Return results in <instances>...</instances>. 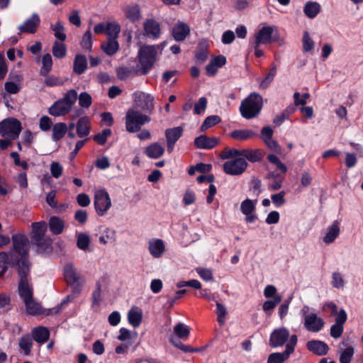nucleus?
Segmentation results:
<instances>
[{"instance_id":"1","label":"nucleus","mask_w":363,"mask_h":363,"mask_svg":"<svg viewBox=\"0 0 363 363\" xmlns=\"http://www.w3.org/2000/svg\"><path fill=\"white\" fill-rule=\"evenodd\" d=\"M13 242V252L18 257V269L30 267L31 264L28 259L29 241L23 234H13L11 237Z\"/></svg>"},{"instance_id":"2","label":"nucleus","mask_w":363,"mask_h":363,"mask_svg":"<svg viewBox=\"0 0 363 363\" xmlns=\"http://www.w3.org/2000/svg\"><path fill=\"white\" fill-rule=\"evenodd\" d=\"M262 108V96L258 94L251 93L241 102L240 111L244 118L251 119L259 115Z\"/></svg>"},{"instance_id":"3","label":"nucleus","mask_w":363,"mask_h":363,"mask_svg":"<svg viewBox=\"0 0 363 363\" xmlns=\"http://www.w3.org/2000/svg\"><path fill=\"white\" fill-rule=\"evenodd\" d=\"M165 44V42L160 44L162 48ZM159 47L160 45H143L139 50L138 58L142 74H147L153 67L157 59V48Z\"/></svg>"},{"instance_id":"4","label":"nucleus","mask_w":363,"mask_h":363,"mask_svg":"<svg viewBox=\"0 0 363 363\" xmlns=\"http://www.w3.org/2000/svg\"><path fill=\"white\" fill-rule=\"evenodd\" d=\"M30 267L18 269L19 278L18 292L21 298L25 301L33 297V287L30 276Z\"/></svg>"},{"instance_id":"5","label":"nucleus","mask_w":363,"mask_h":363,"mask_svg":"<svg viewBox=\"0 0 363 363\" xmlns=\"http://www.w3.org/2000/svg\"><path fill=\"white\" fill-rule=\"evenodd\" d=\"M150 118L138 111L130 109L125 116V128L129 133H135L140 130L141 126L149 123Z\"/></svg>"},{"instance_id":"6","label":"nucleus","mask_w":363,"mask_h":363,"mask_svg":"<svg viewBox=\"0 0 363 363\" xmlns=\"http://www.w3.org/2000/svg\"><path fill=\"white\" fill-rule=\"evenodd\" d=\"M22 130V125L18 119L8 118L0 123V135L10 140H16L19 137Z\"/></svg>"},{"instance_id":"7","label":"nucleus","mask_w":363,"mask_h":363,"mask_svg":"<svg viewBox=\"0 0 363 363\" xmlns=\"http://www.w3.org/2000/svg\"><path fill=\"white\" fill-rule=\"evenodd\" d=\"M308 307H304L301 310L303 316V325L305 328L310 332L317 333L320 331L324 326V320L318 317L315 313H308Z\"/></svg>"},{"instance_id":"8","label":"nucleus","mask_w":363,"mask_h":363,"mask_svg":"<svg viewBox=\"0 0 363 363\" xmlns=\"http://www.w3.org/2000/svg\"><path fill=\"white\" fill-rule=\"evenodd\" d=\"M94 208L96 213L104 216L111 206V198L105 189H99L94 194Z\"/></svg>"},{"instance_id":"9","label":"nucleus","mask_w":363,"mask_h":363,"mask_svg":"<svg viewBox=\"0 0 363 363\" xmlns=\"http://www.w3.org/2000/svg\"><path fill=\"white\" fill-rule=\"evenodd\" d=\"M64 276L66 282L71 286L72 292L78 296L82 291L79 276L71 264H67L64 267Z\"/></svg>"},{"instance_id":"10","label":"nucleus","mask_w":363,"mask_h":363,"mask_svg":"<svg viewBox=\"0 0 363 363\" xmlns=\"http://www.w3.org/2000/svg\"><path fill=\"white\" fill-rule=\"evenodd\" d=\"M247 167V162L241 157L230 160L223 164V171L229 175H240Z\"/></svg>"},{"instance_id":"11","label":"nucleus","mask_w":363,"mask_h":363,"mask_svg":"<svg viewBox=\"0 0 363 363\" xmlns=\"http://www.w3.org/2000/svg\"><path fill=\"white\" fill-rule=\"evenodd\" d=\"M144 34L145 36L157 40L161 35V27L158 21L154 18H147L143 23Z\"/></svg>"},{"instance_id":"12","label":"nucleus","mask_w":363,"mask_h":363,"mask_svg":"<svg viewBox=\"0 0 363 363\" xmlns=\"http://www.w3.org/2000/svg\"><path fill=\"white\" fill-rule=\"evenodd\" d=\"M184 129L181 126L167 128L165 130V137L167 139V150L172 153L174 150L177 141L182 136Z\"/></svg>"},{"instance_id":"13","label":"nucleus","mask_w":363,"mask_h":363,"mask_svg":"<svg viewBox=\"0 0 363 363\" xmlns=\"http://www.w3.org/2000/svg\"><path fill=\"white\" fill-rule=\"evenodd\" d=\"M138 105L145 112L151 113L154 109V97L144 92L134 94Z\"/></svg>"},{"instance_id":"14","label":"nucleus","mask_w":363,"mask_h":363,"mask_svg":"<svg viewBox=\"0 0 363 363\" xmlns=\"http://www.w3.org/2000/svg\"><path fill=\"white\" fill-rule=\"evenodd\" d=\"M289 337V331L285 328L274 330L269 339V345L272 347H277L285 344Z\"/></svg>"},{"instance_id":"15","label":"nucleus","mask_w":363,"mask_h":363,"mask_svg":"<svg viewBox=\"0 0 363 363\" xmlns=\"http://www.w3.org/2000/svg\"><path fill=\"white\" fill-rule=\"evenodd\" d=\"M40 23V18L38 14L34 13L26 19L24 23L18 26L21 33H35Z\"/></svg>"},{"instance_id":"16","label":"nucleus","mask_w":363,"mask_h":363,"mask_svg":"<svg viewBox=\"0 0 363 363\" xmlns=\"http://www.w3.org/2000/svg\"><path fill=\"white\" fill-rule=\"evenodd\" d=\"M147 248L154 258L159 259L165 252V244L162 239L152 238L149 240Z\"/></svg>"},{"instance_id":"17","label":"nucleus","mask_w":363,"mask_h":363,"mask_svg":"<svg viewBox=\"0 0 363 363\" xmlns=\"http://www.w3.org/2000/svg\"><path fill=\"white\" fill-rule=\"evenodd\" d=\"M274 28L272 26H264L255 34V38L252 43H255L257 46L262 44L271 43Z\"/></svg>"},{"instance_id":"18","label":"nucleus","mask_w":363,"mask_h":363,"mask_svg":"<svg viewBox=\"0 0 363 363\" xmlns=\"http://www.w3.org/2000/svg\"><path fill=\"white\" fill-rule=\"evenodd\" d=\"M32 233L30 239L32 242H39L43 238H45V233L48 230V224L45 221H40L33 223L31 225Z\"/></svg>"},{"instance_id":"19","label":"nucleus","mask_w":363,"mask_h":363,"mask_svg":"<svg viewBox=\"0 0 363 363\" xmlns=\"http://www.w3.org/2000/svg\"><path fill=\"white\" fill-rule=\"evenodd\" d=\"M218 140V138L202 135L194 139V145L199 149H212L217 145Z\"/></svg>"},{"instance_id":"20","label":"nucleus","mask_w":363,"mask_h":363,"mask_svg":"<svg viewBox=\"0 0 363 363\" xmlns=\"http://www.w3.org/2000/svg\"><path fill=\"white\" fill-rule=\"evenodd\" d=\"M340 352V363H350L354 353V347L352 345L342 341L338 346Z\"/></svg>"},{"instance_id":"21","label":"nucleus","mask_w":363,"mask_h":363,"mask_svg":"<svg viewBox=\"0 0 363 363\" xmlns=\"http://www.w3.org/2000/svg\"><path fill=\"white\" fill-rule=\"evenodd\" d=\"M306 347L309 351L318 356L325 355L329 350L328 345L320 340L308 341Z\"/></svg>"},{"instance_id":"22","label":"nucleus","mask_w":363,"mask_h":363,"mask_svg":"<svg viewBox=\"0 0 363 363\" xmlns=\"http://www.w3.org/2000/svg\"><path fill=\"white\" fill-rule=\"evenodd\" d=\"M189 33V26L183 22L177 23L172 31V36L176 41H184Z\"/></svg>"},{"instance_id":"23","label":"nucleus","mask_w":363,"mask_h":363,"mask_svg":"<svg viewBox=\"0 0 363 363\" xmlns=\"http://www.w3.org/2000/svg\"><path fill=\"white\" fill-rule=\"evenodd\" d=\"M71 107L62 99L55 101L49 108V113L54 116H65L68 113Z\"/></svg>"},{"instance_id":"24","label":"nucleus","mask_w":363,"mask_h":363,"mask_svg":"<svg viewBox=\"0 0 363 363\" xmlns=\"http://www.w3.org/2000/svg\"><path fill=\"white\" fill-rule=\"evenodd\" d=\"M340 233V222L335 220L331 225L327 228V232L323 238V241L325 244H330L339 236Z\"/></svg>"},{"instance_id":"25","label":"nucleus","mask_w":363,"mask_h":363,"mask_svg":"<svg viewBox=\"0 0 363 363\" xmlns=\"http://www.w3.org/2000/svg\"><path fill=\"white\" fill-rule=\"evenodd\" d=\"M88 67L87 59L85 55L77 54L73 62V72L77 74H84Z\"/></svg>"},{"instance_id":"26","label":"nucleus","mask_w":363,"mask_h":363,"mask_svg":"<svg viewBox=\"0 0 363 363\" xmlns=\"http://www.w3.org/2000/svg\"><path fill=\"white\" fill-rule=\"evenodd\" d=\"M145 154L151 159H158L164 155V148L158 143H153L145 149Z\"/></svg>"},{"instance_id":"27","label":"nucleus","mask_w":363,"mask_h":363,"mask_svg":"<svg viewBox=\"0 0 363 363\" xmlns=\"http://www.w3.org/2000/svg\"><path fill=\"white\" fill-rule=\"evenodd\" d=\"M3 266H9L14 267L16 266L17 269H18V257L16 254L13 252H0V267Z\"/></svg>"},{"instance_id":"28","label":"nucleus","mask_w":363,"mask_h":363,"mask_svg":"<svg viewBox=\"0 0 363 363\" xmlns=\"http://www.w3.org/2000/svg\"><path fill=\"white\" fill-rule=\"evenodd\" d=\"M33 340L40 344L47 342L50 337V332L45 327L39 326L32 330Z\"/></svg>"},{"instance_id":"29","label":"nucleus","mask_w":363,"mask_h":363,"mask_svg":"<svg viewBox=\"0 0 363 363\" xmlns=\"http://www.w3.org/2000/svg\"><path fill=\"white\" fill-rule=\"evenodd\" d=\"M48 227L52 234L60 235L64 230L65 222L58 216H52L49 219Z\"/></svg>"},{"instance_id":"30","label":"nucleus","mask_w":363,"mask_h":363,"mask_svg":"<svg viewBox=\"0 0 363 363\" xmlns=\"http://www.w3.org/2000/svg\"><path fill=\"white\" fill-rule=\"evenodd\" d=\"M101 50L108 55H114L119 49V44L116 39L107 38L106 41L101 45Z\"/></svg>"},{"instance_id":"31","label":"nucleus","mask_w":363,"mask_h":363,"mask_svg":"<svg viewBox=\"0 0 363 363\" xmlns=\"http://www.w3.org/2000/svg\"><path fill=\"white\" fill-rule=\"evenodd\" d=\"M242 157H244L250 162H259L262 159L264 156L263 151L260 149H244L242 150Z\"/></svg>"},{"instance_id":"32","label":"nucleus","mask_w":363,"mask_h":363,"mask_svg":"<svg viewBox=\"0 0 363 363\" xmlns=\"http://www.w3.org/2000/svg\"><path fill=\"white\" fill-rule=\"evenodd\" d=\"M124 13L125 17L132 23L137 22L141 18L140 9L138 5L127 6Z\"/></svg>"},{"instance_id":"33","label":"nucleus","mask_w":363,"mask_h":363,"mask_svg":"<svg viewBox=\"0 0 363 363\" xmlns=\"http://www.w3.org/2000/svg\"><path fill=\"white\" fill-rule=\"evenodd\" d=\"M77 134L79 138H84L89 134V119L87 117H82L76 124Z\"/></svg>"},{"instance_id":"34","label":"nucleus","mask_w":363,"mask_h":363,"mask_svg":"<svg viewBox=\"0 0 363 363\" xmlns=\"http://www.w3.org/2000/svg\"><path fill=\"white\" fill-rule=\"evenodd\" d=\"M67 132V125L65 123H57L52 126V139L55 142L61 140Z\"/></svg>"},{"instance_id":"35","label":"nucleus","mask_w":363,"mask_h":363,"mask_svg":"<svg viewBox=\"0 0 363 363\" xmlns=\"http://www.w3.org/2000/svg\"><path fill=\"white\" fill-rule=\"evenodd\" d=\"M320 11V5L315 1H308L304 8L303 12L309 18H314Z\"/></svg>"},{"instance_id":"36","label":"nucleus","mask_w":363,"mask_h":363,"mask_svg":"<svg viewBox=\"0 0 363 363\" xmlns=\"http://www.w3.org/2000/svg\"><path fill=\"white\" fill-rule=\"evenodd\" d=\"M33 244L36 245L37 251L40 254L49 253L52 250V240L48 237L43 238L38 242H35Z\"/></svg>"},{"instance_id":"37","label":"nucleus","mask_w":363,"mask_h":363,"mask_svg":"<svg viewBox=\"0 0 363 363\" xmlns=\"http://www.w3.org/2000/svg\"><path fill=\"white\" fill-rule=\"evenodd\" d=\"M21 350L23 351L25 355H30L33 347V338L29 334L23 335L18 342Z\"/></svg>"},{"instance_id":"38","label":"nucleus","mask_w":363,"mask_h":363,"mask_svg":"<svg viewBox=\"0 0 363 363\" xmlns=\"http://www.w3.org/2000/svg\"><path fill=\"white\" fill-rule=\"evenodd\" d=\"M257 200L246 199L240 203V211L245 216H248L251 213H255Z\"/></svg>"},{"instance_id":"39","label":"nucleus","mask_w":363,"mask_h":363,"mask_svg":"<svg viewBox=\"0 0 363 363\" xmlns=\"http://www.w3.org/2000/svg\"><path fill=\"white\" fill-rule=\"evenodd\" d=\"M26 306V311L30 315H38L41 313V306L35 301L33 297L23 301Z\"/></svg>"},{"instance_id":"40","label":"nucleus","mask_w":363,"mask_h":363,"mask_svg":"<svg viewBox=\"0 0 363 363\" xmlns=\"http://www.w3.org/2000/svg\"><path fill=\"white\" fill-rule=\"evenodd\" d=\"M290 354L286 350L283 352H274L269 354L267 363H284L289 359Z\"/></svg>"},{"instance_id":"41","label":"nucleus","mask_w":363,"mask_h":363,"mask_svg":"<svg viewBox=\"0 0 363 363\" xmlns=\"http://www.w3.org/2000/svg\"><path fill=\"white\" fill-rule=\"evenodd\" d=\"M257 134L251 130H235L233 131L230 134L231 137L234 139L240 140H245L248 138H253Z\"/></svg>"},{"instance_id":"42","label":"nucleus","mask_w":363,"mask_h":363,"mask_svg":"<svg viewBox=\"0 0 363 363\" xmlns=\"http://www.w3.org/2000/svg\"><path fill=\"white\" fill-rule=\"evenodd\" d=\"M43 66L40 70V74L42 76H46L52 69V60L50 54L46 53L42 58Z\"/></svg>"},{"instance_id":"43","label":"nucleus","mask_w":363,"mask_h":363,"mask_svg":"<svg viewBox=\"0 0 363 363\" xmlns=\"http://www.w3.org/2000/svg\"><path fill=\"white\" fill-rule=\"evenodd\" d=\"M128 322L133 327H138L143 319L142 313L138 310H130L128 313Z\"/></svg>"},{"instance_id":"44","label":"nucleus","mask_w":363,"mask_h":363,"mask_svg":"<svg viewBox=\"0 0 363 363\" xmlns=\"http://www.w3.org/2000/svg\"><path fill=\"white\" fill-rule=\"evenodd\" d=\"M90 244L89 236L86 233H79L77 235V246L79 249L86 251L89 250Z\"/></svg>"},{"instance_id":"45","label":"nucleus","mask_w":363,"mask_h":363,"mask_svg":"<svg viewBox=\"0 0 363 363\" xmlns=\"http://www.w3.org/2000/svg\"><path fill=\"white\" fill-rule=\"evenodd\" d=\"M108 38H113L116 39L121 32V26L117 23H108L106 29Z\"/></svg>"},{"instance_id":"46","label":"nucleus","mask_w":363,"mask_h":363,"mask_svg":"<svg viewBox=\"0 0 363 363\" xmlns=\"http://www.w3.org/2000/svg\"><path fill=\"white\" fill-rule=\"evenodd\" d=\"M294 111L295 108L293 106H288L279 116H277L274 119V123L277 125H280L286 119H288Z\"/></svg>"},{"instance_id":"47","label":"nucleus","mask_w":363,"mask_h":363,"mask_svg":"<svg viewBox=\"0 0 363 363\" xmlns=\"http://www.w3.org/2000/svg\"><path fill=\"white\" fill-rule=\"evenodd\" d=\"M221 121L220 118L218 116L213 115L206 118L201 126V130L205 131L209 128L219 123Z\"/></svg>"},{"instance_id":"48","label":"nucleus","mask_w":363,"mask_h":363,"mask_svg":"<svg viewBox=\"0 0 363 363\" xmlns=\"http://www.w3.org/2000/svg\"><path fill=\"white\" fill-rule=\"evenodd\" d=\"M51 28L54 31L55 37L61 41L66 40L67 35L65 33V27L60 21H57L54 26H51Z\"/></svg>"},{"instance_id":"49","label":"nucleus","mask_w":363,"mask_h":363,"mask_svg":"<svg viewBox=\"0 0 363 363\" xmlns=\"http://www.w3.org/2000/svg\"><path fill=\"white\" fill-rule=\"evenodd\" d=\"M174 332L179 338L187 339L189 335V328L182 323H179L174 326Z\"/></svg>"},{"instance_id":"50","label":"nucleus","mask_w":363,"mask_h":363,"mask_svg":"<svg viewBox=\"0 0 363 363\" xmlns=\"http://www.w3.org/2000/svg\"><path fill=\"white\" fill-rule=\"evenodd\" d=\"M52 54L57 58H62L66 55V47L62 43L55 41L52 46Z\"/></svg>"},{"instance_id":"51","label":"nucleus","mask_w":363,"mask_h":363,"mask_svg":"<svg viewBox=\"0 0 363 363\" xmlns=\"http://www.w3.org/2000/svg\"><path fill=\"white\" fill-rule=\"evenodd\" d=\"M276 74H277V66L273 65L272 67L271 68L269 72L266 75L264 79L261 82L260 86L262 89L267 88L269 86V84H271V82L273 81Z\"/></svg>"},{"instance_id":"52","label":"nucleus","mask_w":363,"mask_h":363,"mask_svg":"<svg viewBox=\"0 0 363 363\" xmlns=\"http://www.w3.org/2000/svg\"><path fill=\"white\" fill-rule=\"evenodd\" d=\"M216 313L217 314V316H218V318H217L218 321L220 325H223L225 321V315L227 313L226 308L223 304L219 303L218 301H216Z\"/></svg>"},{"instance_id":"53","label":"nucleus","mask_w":363,"mask_h":363,"mask_svg":"<svg viewBox=\"0 0 363 363\" xmlns=\"http://www.w3.org/2000/svg\"><path fill=\"white\" fill-rule=\"evenodd\" d=\"M81 46L83 49L87 50L89 51L91 50L92 48V36L91 30L89 29L86 30L83 35Z\"/></svg>"},{"instance_id":"54","label":"nucleus","mask_w":363,"mask_h":363,"mask_svg":"<svg viewBox=\"0 0 363 363\" xmlns=\"http://www.w3.org/2000/svg\"><path fill=\"white\" fill-rule=\"evenodd\" d=\"M111 130L109 128L104 129L101 133L94 135V140L99 145H103L106 143L107 138L111 135Z\"/></svg>"},{"instance_id":"55","label":"nucleus","mask_w":363,"mask_h":363,"mask_svg":"<svg viewBox=\"0 0 363 363\" xmlns=\"http://www.w3.org/2000/svg\"><path fill=\"white\" fill-rule=\"evenodd\" d=\"M92 99L91 95L87 92H82L79 96V105L82 108L91 106Z\"/></svg>"},{"instance_id":"56","label":"nucleus","mask_w":363,"mask_h":363,"mask_svg":"<svg viewBox=\"0 0 363 363\" xmlns=\"http://www.w3.org/2000/svg\"><path fill=\"white\" fill-rule=\"evenodd\" d=\"M77 99V92L74 89L68 91L62 99L71 108Z\"/></svg>"},{"instance_id":"57","label":"nucleus","mask_w":363,"mask_h":363,"mask_svg":"<svg viewBox=\"0 0 363 363\" xmlns=\"http://www.w3.org/2000/svg\"><path fill=\"white\" fill-rule=\"evenodd\" d=\"M331 284L336 289L343 288L345 281L340 273L337 272L333 273Z\"/></svg>"},{"instance_id":"58","label":"nucleus","mask_w":363,"mask_h":363,"mask_svg":"<svg viewBox=\"0 0 363 363\" xmlns=\"http://www.w3.org/2000/svg\"><path fill=\"white\" fill-rule=\"evenodd\" d=\"M101 299V285L99 282L96 283V288L93 291L91 296L92 306H99Z\"/></svg>"},{"instance_id":"59","label":"nucleus","mask_w":363,"mask_h":363,"mask_svg":"<svg viewBox=\"0 0 363 363\" xmlns=\"http://www.w3.org/2000/svg\"><path fill=\"white\" fill-rule=\"evenodd\" d=\"M177 286L178 288H182L184 286H190L196 289L201 288V284L196 279H191L189 281H180L177 282Z\"/></svg>"},{"instance_id":"60","label":"nucleus","mask_w":363,"mask_h":363,"mask_svg":"<svg viewBox=\"0 0 363 363\" xmlns=\"http://www.w3.org/2000/svg\"><path fill=\"white\" fill-rule=\"evenodd\" d=\"M45 79L44 80V83L47 86H61L63 84V82L57 77L54 75H48V74L45 76Z\"/></svg>"},{"instance_id":"61","label":"nucleus","mask_w":363,"mask_h":363,"mask_svg":"<svg viewBox=\"0 0 363 363\" xmlns=\"http://www.w3.org/2000/svg\"><path fill=\"white\" fill-rule=\"evenodd\" d=\"M284 196H285V192L283 191H280L278 194H272L271 196L272 203L277 207H280V206H283L286 203Z\"/></svg>"},{"instance_id":"62","label":"nucleus","mask_w":363,"mask_h":363,"mask_svg":"<svg viewBox=\"0 0 363 363\" xmlns=\"http://www.w3.org/2000/svg\"><path fill=\"white\" fill-rule=\"evenodd\" d=\"M314 47V43L308 32H305L303 36V48L305 52L311 51Z\"/></svg>"},{"instance_id":"63","label":"nucleus","mask_w":363,"mask_h":363,"mask_svg":"<svg viewBox=\"0 0 363 363\" xmlns=\"http://www.w3.org/2000/svg\"><path fill=\"white\" fill-rule=\"evenodd\" d=\"M207 105V99L205 97L199 98L197 103L195 104L194 111L196 114H201L203 113Z\"/></svg>"},{"instance_id":"64","label":"nucleus","mask_w":363,"mask_h":363,"mask_svg":"<svg viewBox=\"0 0 363 363\" xmlns=\"http://www.w3.org/2000/svg\"><path fill=\"white\" fill-rule=\"evenodd\" d=\"M63 168L62 165L57 162H52L50 165V172L55 178H59L62 173Z\"/></svg>"}]
</instances>
